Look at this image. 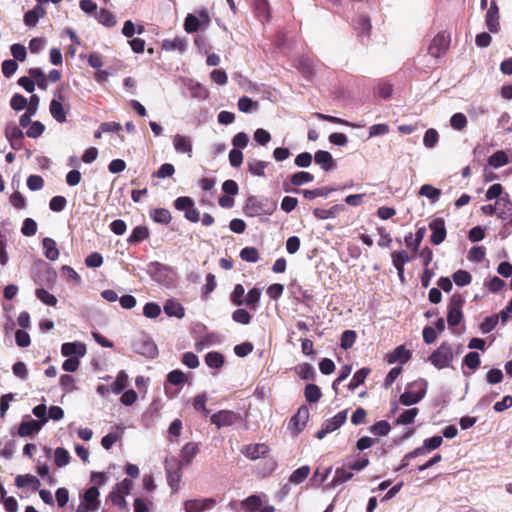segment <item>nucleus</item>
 <instances>
[{
  "label": "nucleus",
  "mask_w": 512,
  "mask_h": 512,
  "mask_svg": "<svg viewBox=\"0 0 512 512\" xmlns=\"http://www.w3.org/2000/svg\"><path fill=\"white\" fill-rule=\"evenodd\" d=\"M276 209V204L268 198L250 196L244 206V213L248 217L271 215Z\"/></svg>",
  "instance_id": "1"
},
{
  "label": "nucleus",
  "mask_w": 512,
  "mask_h": 512,
  "mask_svg": "<svg viewBox=\"0 0 512 512\" xmlns=\"http://www.w3.org/2000/svg\"><path fill=\"white\" fill-rule=\"evenodd\" d=\"M454 360L453 348L450 343L444 341L428 357V361L438 370L451 367Z\"/></svg>",
  "instance_id": "2"
},
{
  "label": "nucleus",
  "mask_w": 512,
  "mask_h": 512,
  "mask_svg": "<svg viewBox=\"0 0 512 512\" xmlns=\"http://www.w3.org/2000/svg\"><path fill=\"white\" fill-rule=\"evenodd\" d=\"M427 383L425 381L414 382L400 396V403L405 406H411L420 402L426 395Z\"/></svg>",
  "instance_id": "3"
},
{
  "label": "nucleus",
  "mask_w": 512,
  "mask_h": 512,
  "mask_svg": "<svg viewBox=\"0 0 512 512\" xmlns=\"http://www.w3.org/2000/svg\"><path fill=\"white\" fill-rule=\"evenodd\" d=\"M347 413V410H342L332 418L325 420L322 423L321 428L316 432L315 437L319 440H322L327 436V434L339 429L346 422Z\"/></svg>",
  "instance_id": "4"
},
{
  "label": "nucleus",
  "mask_w": 512,
  "mask_h": 512,
  "mask_svg": "<svg viewBox=\"0 0 512 512\" xmlns=\"http://www.w3.org/2000/svg\"><path fill=\"white\" fill-rule=\"evenodd\" d=\"M150 276L159 283H167L172 280L174 270L172 267L157 261L150 262L147 268Z\"/></svg>",
  "instance_id": "5"
},
{
  "label": "nucleus",
  "mask_w": 512,
  "mask_h": 512,
  "mask_svg": "<svg viewBox=\"0 0 512 512\" xmlns=\"http://www.w3.org/2000/svg\"><path fill=\"white\" fill-rule=\"evenodd\" d=\"M465 300L460 294H454L449 302L447 322L450 326L458 325L462 318V306Z\"/></svg>",
  "instance_id": "6"
},
{
  "label": "nucleus",
  "mask_w": 512,
  "mask_h": 512,
  "mask_svg": "<svg viewBox=\"0 0 512 512\" xmlns=\"http://www.w3.org/2000/svg\"><path fill=\"white\" fill-rule=\"evenodd\" d=\"M450 44V35L446 32L438 33L431 41L428 53L433 57H440L445 54Z\"/></svg>",
  "instance_id": "7"
},
{
  "label": "nucleus",
  "mask_w": 512,
  "mask_h": 512,
  "mask_svg": "<svg viewBox=\"0 0 512 512\" xmlns=\"http://www.w3.org/2000/svg\"><path fill=\"white\" fill-rule=\"evenodd\" d=\"M133 350L148 359H153L158 355V348L154 341L148 337H142L133 343Z\"/></svg>",
  "instance_id": "8"
},
{
  "label": "nucleus",
  "mask_w": 512,
  "mask_h": 512,
  "mask_svg": "<svg viewBox=\"0 0 512 512\" xmlns=\"http://www.w3.org/2000/svg\"><path fill=\"white\" fill-rule=\"evenodd\" d=\"M239 420V414L231 410H220L210 417V421L217 429L228 427Z\"/></svg>",
  "instance_id": "9"
},
{
  "label": "nucleus",
  "mask_w": 512,
  "mask_h": 512,
  "mask_svg": "<svg viewBox=\"0 0 512 512\" xmlns=\"http://www.w3.org/2000/svg\"><path fill=\"white\" fill-rule=\"evenodd\" d=\"M310 413L307 406L302 405L298 408L295 415L289 421V429L295 434H299L309 419Z\"/></svg>",
  "instance_id": "10"
},
{
  "label": "nucleus",
  "mask_w": 512,
  "mask_h": 512,
  "mask_svg": "<svg viewBox=\"0 0 512 512\" xmlns=\"http://www.w3.org/2000/svg\"><path fill=\"white\" fill-rule=\"evenodd\" d=\"M199 16L200 17H197L194 14L187 15L184 22V29L187 33H194L198 31L202 25L207 26L209 24L210 18L206 11H201Z\"/></svg>",
  "instance_id": "11"
},
{
  "label": "nucleus",
  "mask_w": 512,
  "mask_h": 512,
  "mask_svg": "<svg viewBox=\"0 0 512 512\" xmlns=\"http://www.w3.org/2000/svg\"><path fill=\"white\" fill-rule=\"evenodd\" d=\"M485 24L489 32L498 33L500 31L499 8L495 1H491L485 15Z\"/></svg>",
  "instance_id": "12"
},
{
  "label": "nucleus",
  "mask_w": 512,
  "mask_h": 512,
  "mask_svg": "<svg viewBox=\"0 0 512 512\" xmlns=\"http://www.w3.org/2000/svg\"><path fill=\"white\" fill-rule=\"evenodd\" d=\"M496 207V216L501 220H508L512 223V201L508 193L496 200Z\"/></svg>",
  "instance_id": "13"
},
{
  "label": "nucleus",
  "mask_w": 512,
  "mask_h": 512,
  "mask_svg": "<svg viewBox=\"0 0 512 512\" xmlns=\"http://www.w3.org/2000/svg\"><path fill=\"white\" fill-rule=\"evenodd\" d=\"M429 228L431 230V242L434 245L441 244L445 238H446V227H445V221L443 218H435L433 219L430 224Z\"/></svg>",
  "instance_id": "14"
},
{
  "label": "nucleus",
  "mask_w": 512,
  "mask_h": 512,
  "mask_svg": "<svg viewBox=\"0 0 512 512\" xmlns=\"http://www.w3.org/2000/svg\"><path fill=\"white\" fill-rule=\"evenodd\" d=\"M173 146L178 154H187L189 158L192 157L193 144L190 136L176 134L173 136Z\"/></svg>",
  "instance_id": "15"
},
{
  "label": "nucleus",
  "mask_w": 512,
  "mask_h": 512,
  "mask_svg": "<svg viewBox=\"0 0 512 512\" xmlns=\"http://www.w3.org/2000/svg\"><path fill=\"white\" fill-rule=\"evenodd\" d=\"M5 136L14 150H20L23 146V131L16 125H8L5 128Z\"/></svg>",
  "instance_id": "16"
},
{
  "label": "nucleus",
  "mask_w": 512,
  "mask_h": 512,
  "mask_svg": "<svg viewBox=\"0 0 512 512\" xmlns=\"http://www.w3.org/2000/svg\"><path fill=\"white\" fill-rule=\"evenodd\" d=\"M61 353L65 357L75 356L77 359L86 354V345L82 342H67L62 344Z\"/></svg>",
  "instance_id": "17"
},
{
  "label": "nucleus",
  "mask_w": 512,
  "mask_h": 512,
  "mask_svg": "<svg viewBox=\"0 0 512 512\" xmlns=\"http://www.w3.org/2000/svg\"><path fill=\"white\" fill-rule=\"evenodd\" d=\"M345 465L350 469V471H361L366 468L370 460L367 454H357L354 456H348L343 461Z\"/></svg>",
  "instance_id": "18"
},
{
  "label": "nucleus",
  "mask_w": 512,
  "mask_h": 512,
  "mask_svg": "<svg viewBox=\"0 0 512 512\" xmlns=\"http://www.w3.org/2000/svg\"><path fill=\"white\" fill-rule=\"evenodd\" d=\"M268 446L263 443L246 445L242 453L251 460H256L268 453Z\"/></svg>",
  "instance_id": "19"
},
{
  "label": "nucleus",
  "mask_w": 512,
  "mask_h": 512,
  "mask_svg": "<svg viewBox=\"0 0 512 512\" xmlns=\"http://www.w3.org/2000/svg\"><path fill=\"white\" fill-rule=\"evenodd\" d=\"M314 160L324 171H331L336 166L332 155L328 151L318 150L314 155Z\"/></svg>",
  "instance_id": "20"
},
{
  "label": "nucleus",
  "mask_w": 512,
  "mask_h": 512,
  "mask_svg": "<svg viewBox=\"0 0 512 512\" xmlns=\"http://www.w3.org/2000/svg\"><path fill=\"white\" fill-rule=\"evenodd\" d=\"M443 442L442 436H433L425 439L423 445L413 450L414 455H425L427 452L437 449Z\"/></svg>",
  "instance_id": "21"
},
{
  "label": "nucleus",
  "mask_w": 512,
  "mask_h": 512,
  "mask_svg": "<svg viewBox=\"0 0 512 512\" xmlns=\"http://www.w3.org/2000/svg\"><path fill=\"white\" fill-rule=\"evenodd\" d=\"M412 356L411 351L407 350L404 345L396 347L391 353L386 355V360L389 364L397 361L406 363Z\"/></svg>",
  "instance_id": "22"
},
{
  "label": "nucleus",
  "mask_w": 512,
  "mask_h": 512,
  "mask_svg": "<svg viewBox=\"0 0 512 512\" xmlns=\"http://www.w3.org/2000/svg\"><path fill=\"white\" fill-rule=\"evenodd\" d=\"M214 503L215 501L211 498L204 500H187L184 502V508L186 512H203Z\"/></svg>",
  "instance_id": "23"
},
{
  "label": "nucleus",
  "mask_w": 512,
  "mask_h": 512,
  "mask_svg": "<svg viewBox=\"0 0 512 512\" xmlns=\"http://www.w3.org/2000/svg\"><path fill=\"white\" fill-rule=\"evenodd\" d=\"M42 426L43 424L33 419H30L28 421H22L18 428V434L21 437L31 436L35 433H38L41 430Z\"/></svg>",
  "instance_id": "24"
},
{
  "label": "nucleus",
  "mask_w": 512,
  "mask_h": 512,
  "mask_svg": "<svg viewBox=\"0 0 512 512\" xmlns=\"http://www.w3.org/2000/svg\"><path fill=\"white\" fill-rule=\"evenodd\" d=\"M15 485L18 488L30 487L32 491L39 489L41 483L39 479L31 474L18 475L15 478Z\"/></svg>",
  "instance_id": "25"
},
{
  "label": "nucleus",
  "mask_w": 512,
  "mask_h": 512,
  "mask_svg": "<svg viewBox=\"0 0 512 512\" xmlns=\"http://www.w3.org/2000/svg\"><path fill=\"white\" fill-rule=\"evenodd\" d=\"M167 482L173 492L179 490V482L181 480V467L176 465L175 467L166 466Z\"/></svg>",
  "instance_id": "26"
},
{
  "label": "nucleus",
  "mask_w": 512,
  "mask_h": 512,
  "mask_svg": "<svg viewBox=\"0 0 512 512\" xmlns=\"http://www.w3.org/2000/svg\"><path fill=\"white\" fill-rule=\"evenodd\" d=\"M256 17L261 22L270 20V8L268 0H252Z\"/></svg>",
  "instance_id": "27"
},
{
  "label": "nucleus",
  "mask_w": 512,
  "mask_h": 512,
  "mask_svg": "<svg viewBox=\"0 0 512 512\" xmlns=\"http://www.w3.org/2000/svg\"><path fill=\"white\" fill-rule=\"evenodd\" d=\"M99 495L100 493L98 488L96 486H92L85 491L83 495V503L91 506L92 511H96L100 506Z\"/></svg>",
  "instance_id": "28"
},
{
  "label": "nucleus",
  "mask_w": 512,
  "mask_h": 512,
  "mask_svg": "<svg viewBox=\"0 0 512 512\" xmlns=\"http://www.w3.org/2000/svg\"><path fill=\"white\" fill-rule=\"evenodd\" d=\"M187 48L185 39L176 37L174 39H164L162 41V49L165 51H179L183 53Z\"/></svg>",
  "instance_id": "29"
},
{
  "label": "nucleus",
  "mask_w": 512,
  "mask_h": 512,
  "mask_svg": "<svg viewBox=\"0 0 512 512\" xmlns=\"http://www.w3.org/2000/svg\"><path fill=\"white\" fill-rule=\"evenodd\" d=\"M336 190H337L336 187H320V188H315L312 190H297L296 189V190H294V192H296V193L301 192L306 199L312 200L317 197H327L331 192L336 191Z\"/></svg>",
  "instance_id": "30"
},
{
  "label": "nucleus",
  "mask_w": 512,
  "mask_h": 512,
  "mask_svg": "<svg viewBox=\"0 0 512 512\" xmlns=\"http://www.w3.org/2000/svg\"><path fill=\"white\" fill-rule=\"evenodd\" d=\"M45 14L44 9L41 5H36L32 10H29L24 15V23L29 27H34L38 23L39 19Z\"/></svg>",
  "instance_id": "31"
},
{
  "label": "nucleus",
  "mask_w": 512,
  "mask_h": 512,
  "mask_svg": "<svg viewBox=\"0 0 512 512\" xmlns=\"http://www.w3.org/2000/svg\"><path fill=\"white\" fill-rule=\"evenodd\" d=\"M352 477L353 472H351L350 469L343 462L342 467H339L335 470V475L331 481V485L336 486L339 484H343L348 480L352 479Z\"/></svg>",
  "instance_id": "32"
},
{
  "label": "nucleus",
  "mask_w": 512,
  "mask_h": 512,
  "mask_svg": "<svg viewBox=\"0 0 512 512\" xmlns=\"http://www.w3.org/2000/svg\"><path fill=\"white\" fill-rule=\"evenodd\" d=\"M49 111L54 120L59 123H64L67 120V112L64 109L63 104L51 101L49 105Z\"/></svg>",
  "instance_id": "33"
},
{
  "label": "nucleus",
  "mask_w": 512,
  "mask_h": 512,
  "mask_svg": "<svg viewBox=\"0 0 512 512\" xmlns=\"http://www.w3.org/2000/svg\"><path fill=\"white\" fill-rule=\"evenodd\" d=\"M42 244L45 257L51 261L57 260L59 257V250L56 242L53 239L46 237L43 239Z\"/></svg>",
  "instance_id": "34"
},
{
  "label": "nucleus",
  "mask_w": 512,
  "mask_h": 512,
  "mask_svg": "<svg viewBox=\"0 0 512 512\" xmlns=\"http://www.w3.org/2000/svg\"><path fill=\"white\" fill-rule=\"evenodd\" d=\"M149 237V230L146 226H137L132 230V233L127 239L129 244H137Z\"/></svg>",
  "instance_id": "35"
},
{
  "label": "nucleus",
  "mask_w": 512,
  "mask_h": 512,
  "mask_svg": "<svg viewBox=\"0 0 512 512\" xmlns=\"http://www.w3.org/2000/svg\"><path fill=\"white\" fill-rule=\"evenodd\" d=\"M268 162L257 160V159H251L247 162L248 171L257 177H264L265 176V169L268 166Z\"/></svg>",
  "instance_id": "36"
},
{
  "label": "nucleus",
  "mask_w": 512,
  "mask_h": 512,
  "mask_svg": "<svg viewBox=\"0 0 512 512\" xmlns=\"http://www.w3.org/2000/svg\"><path fill=\"white\" fill-rule=\"evenodd\" d=\"M129 378L125 371H120L117 374L116 380L111 384V391L118 395L122 393L128 386Z\"/></svg>",
  "instance_id": "37"
},
{
  "label": "nucleus",
  "mask_w": 512,
  "mask_h": 512,
  "mask_svg": "<svg viewBox=\"0 0 512 512\" xmlns=\"http://www.w3.org/2000/svg\"><path fill=\"white\" fill-rule=\"evenodd\" d=\"M164 312L170 317L183 318L185 310L183 306L175 301H167L164 305Z\"/></svg>",
  "instance_id": "38"
},
{
  "label": "nucleus",
  "mask_w": 512,
  "mask_h": 512,
  "mask_svg": "<svg viewBox=\"0 0 512 512\" xmlns=\"http://www.w3.org/2000/svg\"><path fill=\"white\" fill-rule=\"evenodd\" d=\"M95 18L100 24L106 27H113L117 22L115 15L106 9H100L96 12Z\"/></svg>",
  "instance_id": "39"
},
{
  "label": "nucleus",
  "mask_w": 512,
  "mask_h": 512,
  "mask_svg": "<svg viewBox=\"0 0 512 512\" xmlns=\"http://www.w3.org/2000/svg\"><path fill=\"white\" fill-rule=\"evenodd\" d=\"M370 373V369L369 368H366V367H363L361 368L360 370H358L352 377V379L350 380L349 384H348V389L353 391L355 390L358 386H360L361 384L364 383L365 379L367 378V376L369 375Z\"/></svg>",
  "instance_id": "40"
},
{
  "label": "nucleus",
  "mask_w": 512,
  "mask_h": 512,
  "mask_svg": "<svg viewBox=\"0 0 512 512\" xmlns=\"http://www.w3.org/2000/svg\"><path fill=\"white\" fill-rule=\"evenodd\" d=\"M261 298V289L259 288H252L248 291V293L245 295L244 304L251 308L252 310L257 309V305Z\"/></svg>",
  "instance_id": "41"
},
{
  "label": "nucleus",
  "mask_w": 512,
  "mask_h": 512,
  "mask_svg": "<svg viewBox=\"0 0 512 512\" xmlns=\"http://www.w3.org/2000/svg\"><path fill=\"white\" fill-rule=\"evenodd\" d=\"M425 235V228H419L415 236L413 237L412 233H409L405 237V243L408 247L412 248L413 250H417L423 240V237Z\"/></svg>",
  "instance_id": "42"
},
{
  "label": "nucleus",
  "mask_w": 512,
  "mask_h": 512,
  "mask_svg": "<svg viewBox=\"0 0 512 512\" xmlns=\"http://www.w3.org/2000/svg\"><path fill=\"white\" fill-rule=\"evenodd\" d=\"M508 162L509 158L502 150L496 151L488 158V164L494 168H500L508 164Z\"/></svg>",
  "instance_id": "43"
},
{
  "label": "nucleus",
  "mask_w": 512,
  "mask_h": 512,
  "mask_svg": "<svg viewBox=\"0 0 512 512\" xmlns=\"http://www.w3.org/2000/svg\"><path fill=\"white\" fill-rule=\"evenodd\" d=\"M205 363L210 368L219 369L224 364V357L221 353L216 351H211L205 356Z\"/></svg>",
  "instance_id": "44"
},
{
  "label": "nucleus",
  "mask_w": 512,
  "mask_h": 512,
  "mask_svg": "<svg viewBox=\"0 0 512 512\" xmlns=\"http://www.w3.org/2000/svg\"><path fill=\"white\" fill-rule=\"evenodd\" d=\"M309 473L310 467L308 465L301 466L292 472L289 477V482L298 485L308 477Z\"/></svg>",
  "instance_id": "45"
},
{
  "label": "nucleus",
  "mask_w": 512,
  "mask_h": 512,
  "mask_svg": "<svg viewBox=\"0 0 512 512\" xmlns=\"http://www.w3.org/2000/svg\"><path fill=\"white\" fill-rule=\"evenodd\" d=\"M153 221L161 224H168L171 221V213L165 208H156L150 212Z\"/></svg>",
  "instance_id": "46"
},
{
  "label": "nucleus",
  "mask_w": 512,
  "mask_h": 512,
  "mask_svg": "<svg viewBox=\"0 0 512 512\" xmlns=\"http://www.w3.org/2000/svg\"><path fill=\"white\" fill-rule=\"evenodd\" d=\"M314 180V176L306 171H299L291 175L290 182L294 186H301Z\"/></svg>",
  "instance_id": "47"
},
{
  "label": "nucleus",
  "mask_w": 512,
  "mask_h": 512,
  "mask_svg": "<svg viewBox=\"0 0 512 512\" xmlns=\"http://www.w3.org/2000/svg\"><path fill=\"white\" fill-rule=\"evenodd\" d=\"M419 413L418 408H410L405 410L396 420L397 425H408L414 423L416 416Z\"/></svg>",
  "instance_id": "48"
},
{
  "label": "nucleus",
  "mask_w": 512,
  "mask_h": 512,
  "mask_svg": "<svg viewBox=\"0 0 512 512\" xmlns=\"http://www.w3.org/2000/svg\"><path fill=\"white\" fill-rule=\"evenodd\" d=\"M198 445L192 442L185 444L181 451L182 461L189 463L198 453Z\"/></svg>",
  "instance_id": "49"
},
{
  "label": "nucleus",
  "mask_w": 512,
  "mask_h": 512,
  "mask_svg": "<svg viewBox=\"0 0 512 512\" xmlns=\"http://www.w3.org/2000/svg\"><path fill=\"white\" fill-rule=\"evenodd\" d=\"M35 295L41 302H43L44 304H46L48 306L55 307L57 305V302H58L57 298L53 294H51L47 290H45L44 288L36 289Z\"/></svg>",
  "instance_id": "50"
},
{
  "label": "nucleus",
  "mask_w": 512,
  "mask_h": 512,
  "mask_svg": "<svg viewBox=\"0 0 512 512\" xmlns=\"http://www.w3.org/2000/svg\"><path fill=\"white\" fill-rule=\"evenodd\" d=\"M467 124V117L461 112L453 114L450 118V125L454 130L463 131Z\"/></svg>",
  "instance_id": "51"
},
{
  "label": "nucleus",
  "mask_w": 512,
  "mask_h": 512,
  "mask_svg": "<svg viewBox=\"0 0 512 512\" xmlns=\"http://www.w3.org/2000/svg\"><path fill=\"white\" fill-rule=\"evenodd\" d=\"M305 398L310 403L319 401L322 396L320 388L315 384H308L304 391Z\"/></svg>",
  "instance_id": "52"
},
{
  "label": "nucleus",
  "mask_w": 512,
  "mask_h": 512,
  "mask_svg": "<svg viewBox=\"0 0 512 512\" xmlns=\"http://www.w3.org/2000/svg\"><path fill=\"white\" fill-rule=\"evenodd\" d=\"M453 281L457 286L463 287L469 285L472 281L471 274L466 270H457L452 275Z\"/></svg>",
  "instance_id": "53"
},
{
  "label": "nucleus",
  "mask_w": 512,
  "mask_h": 512,
  "mask_svg": "<svg viewBox=\"0 0 512 512\" xmlns=\"http://www.w3.org/2000/svg\"><path fill=\"white\" fill-rule=\"evenodd\" d=\"M54 461L58 467H64L68 465L70 461L69 452L62 447L56 448L54 451Z\"/></svg>",
  "instance_id": "54"
},
{
  "label": "nucleus",
  "mask_w": 512,
  "mask_h": 512,
  "mask_svg": "<svg viewBox=\"0 0 512 512\" xmlns=\"http://www.w3.org/2000/svg\"><path fill=\"white\" fill-rule=\"evenodd\" d=\"M391 258L394 267H404L406 263L411 261L410 255L405 250L392 253Z\"/></svg>",
  "instance_id": "55"
},
{
  "label": "nucleus",
  "mask_w": 512,
  "mask_h": 512,
  "mask_svg": "<svg viewBox=\"0 0 512 512\" xmlns=\"http://www.w3.org/2000/svg\"><path fill=\"white\" fill-rule=\"evenodd\" d=\"M421 196H425L432 201H437L441 195V191L430 184H424L419 190Z\"/></svg>",
  "instance_id": "56"
},
{
  "label": "nucleus",
  "mask_w": 512,
  "mask_h": 512,
  "mask_svg": "<svg viewBox=\"0 0 512 512\" xmlns=\"http://www.w3.org/2000/svg\"><path fill=\"white\" fill-rule=\"evenodd\" d=\"M240 258L249 263H256L259 260V253L255 247H245L240 251Z\"/></svg>",
  "instance_id": "57"
},
{
  "label": "nucleus",
  "mask_w": 512,
  "mask_h": 512,
  "mask_svg": "<svg viewBox=\"0 0 512 512\" xmlns=\"http://www.w3.org/2000/svg\"><path fill=\"white\" fill-rule=\"evenodd\" d=\"M238 108L243 113H250L252 110L258 109V102L253 101L249 97L243 96L238 100Z\"/></svg>",
  "instance_id": "58"
},
{
  "label": "nucleus",
  "mask_w": 512,
  "mask_h": 512,
  "mask_svg": "<svg viewBox=\"0 0 512 512\" xmlns=\"http://www.w3.org/2000/svg\"><path fill=\"white\" fill-rule=\"evenodd\" d=\"M230 299L232 303L236 306H241L244 304L245 289L242 284L235 285L234 290L231 293Z\"/></svg>",
  "instance_id": "59"
},
{
  "label": "nucleus",
  "mask_w": 512,
  "mask_h": 512,
  "mask_svg": "<svg viewBox=\"0 0 512 512\" xmlns=\"http://www.w3.org/2000/svg\"><path fill=\"white\" fill-rule=\"evenodd\" d=\"M356 341V332L353 330H345L341 335L340 346L347 350L350 349Z\"/></svg>",
  "instance_id": "60"
},
{
  "label": "nucleus",
  "mask_w": 512,
  "mask_h": 512,
  "mask_svg": "<svg viewBox=\"0 0 512 512\" xmlns=\"http://www.w3.org/2000/svg\"><path fill=\"white\" fill-rule=\"evenodd\" d=\"M390 430H391V426L385 420L378 421L370 427V432L375 435H379V436L388 435Z\"/></svg>",
  "instance_id": "61"
},
{
  "label": "nucleus",
  "mask_w": 512,
  "mask_h": 512,
  "mask_svg": "<svg viewBox=\"0 0 512 512\" xmlns=\"http://www.w3.org/2000/svg\"><path fill=\"white\" fill-rule=\"evenodd\" d=\"M467 112L472 119H478L481 116L487 115L489 110L482 104L472 103L468 106Z\"/></svg>",
  "instance_id": "62"
},
{
  "label": "nucleus",
  "mask_w": 512,
  "mask_h": 512,
  "mask_svg": "<svg viewBox=\"0 0 512 512\" xmlns=\"http://www.w3.org/2000/svg\"><path fill=\"white\" fill-rule=\"evenodd\" d=\"M29 75L31 76V78L36 80L37 85L40 89H47V78L40 68H31L29 70Z\"/></svg>",
  "instance_id": "63"
},
{
  "label": "nucleus",
  "mask_w": 512,
  "mask_h": 512,
  "mask_svg": "<svg viewBox=\"0 0 512 512\" xmlns=\"http://www.w3.org/2000/svg\"><path fill=\"white\" fill-rule=\"evenodd\" d=\"M206 401H207V394L204 392V393L198 394L193 399L192 405L195 410L201 411V412H203V414L205 416H208L210 411L206 408Z\"/></svg>",
  "instance_id": "64"
}]
</instances>
